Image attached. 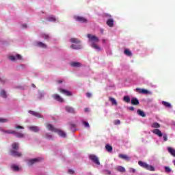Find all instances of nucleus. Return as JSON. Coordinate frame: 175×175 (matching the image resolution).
<instances>
[{"label":"nucleus","instance_id":"nucleus-13","mask_svg":"<svg viewBox=\"0 0 175 175\" xmlns=\"http://www.w3.org/2000/svg\"><path fill=\"white\" fill-rule=\"evenodd\" d=\"M74 18L76 21H79V23H87L88 21L87 18L80 16H75Z\"/></svg>","mask_w":175,"mask_h":175},{"label":"nucleus","instance_id":"nucleus-23","mask_svg":"<svg viewBox=\"0 0 175 175\" xmlns=\"http://www.w3.org/2000/svg\"><path fill=\"white\" fill-rule=\"evenodd\" d=\"M14 136H16V137H18V139H23L24 137H25V135L23 134L22 133H18L15 131L14 133Z\"/></svg>","mask_w":175,"mask_h":175},{"label":"nucleus","instance_id":"nucleus-57","mask_svg":"<svg viewBox=\"0 0 175 175\" xmlns=\"http://www.w3.org/2000/svg\"><path fill=\"white\" fill-rule=\"evenodd\" d=\"M173 163H174V165L175 166V160L173 161Z\"/></svg>","mask_w":175,"mask_h":175},{"label":"nucleus","instance_id":"nucleus-48","mask_svg":"<svg viewBox=\"0 0 175 175\" xmlns=\"http://www.w3.org/2000/svg\"><path fill=\"white\" fill-rule=\"evenodd\" d=\"M68 173L69 174H75V171L73 170H68Z\"/></svg>","mask_w":175,"mask_h":175},{"label":"nucleus","instance_id":"nucleus-5","mask_svg":"<svg viewBox=\"0 0 175 175\" xmlns=\"http://www.w3.org/2000/svg\"><path fill=\"white\" fill-rule=\"evenodd\" d=\"M138 165L141 166V167H144V169H146V170H149L150 172H155V167L152 165H150L147 164L146 162L139 161Z\"/></svg>","mask_w":175,"mask_h":175},{"label":"nucleus","instance_id":"nucleus-39","mask_svg":"<svg viewBox=\"0 0 175 175\" xmlns=\"http://www.w3.org/2000/svg\"><path fill=\"white\" fill-rule=\"evenodd\" d=\"M0 122L2 124H5L6 122H9V120L3 118H0Z\"/></svg>","mask_w":175,"mask_h":175},{"label":"nucleus","instance_id":"nucleus-24","mask_svg":"<svg viewBox=\"0 0 175 175\" xmlns=\"http://www.w3.org/2000/svg\"><path fill=\"white\" fill-rule=\"evenodd\" d=\"M119 158H121V159H124V161H131V157H129L126 154H119Z\"/></svg>","mask_w":175,"mask_h":175},{"label":"nucleus","instance_id":"nucleus-15","mask_svg":"<svg viewBox=\"0 0 175 175\" xmlns=\"http://www.w3.org/2000/svg\"><path fill=\"white\" fill-rule=\"evenodd\" d=\"M52 98H53L55 100H57V102H59L60 103H64V98L58 94H53Z\"/></svg>","mask_w":175,"mask_h":175},{"label":"nucleus","instance_id":"nucleus-25","mask_svg":"<svg viewBox=\"0 0 175 175\" xmlns=\"http://www.w3.org/2000/svg\"><path fill=\"white\" fill-rule=\"evenodd\" d=\"M11 155L12 157H21V153L17 150H12Z\"/></svg>","mask_w":175,"mask_h":175},{"label":"nucleus","instance_id":"nucleus-22","mask_svg":"<svg viewBox=\"0 0 175 175\" xmlns=\"http://www.w3.org/2000/svg\"><path fill=\"white\" fill-rule=\"evenodd\" d=\"M167 150L169 154H170V155L175 157V149L174 148H173L172 147H167Z\"/></svg>","mask_w":175,"mask_h":175},{"label":"nucleus","instance_id":"nucleus-30","mask_svg":"<svg viewBox=\"0 0 175 175\" xmlns=\"http://www.w3.org/2000/svg\"><path fill=\"white\" fill-rule=\"evenodd\" d=\"M139 100L136 98H133L131 99V104L132 105H134L135 106H137V105H139Z\"/></svg>","mask_w":175,"mask_h":175},{"label":"nucleus","instance_id":"nucleus-14","mask_svg":"<svg viewBox=\"0 0 175 175\" xmlns=\"http://www.w3.org/2000/svg\"><path fill=\"white\" fill-rule=\"evenodd\" d=\"M70 66L72 68H81L83 66V64L79 62H70Z\"/></svg>","mask_w":175,"mask_h":175},{"label":"nucleus","instance_id":"nucleus-58","mask_svg":"<svg viewBox=\"0 0 175 175\" xmlns=\"http://www.w3.org/2000/svg\"><path fill=\"white\" fill-rule=\"evenodd\" d=\"M105 111L106 114H107V110H105Z\"/></svg>","mask_w":175,"mask_h":175},{"label":"nucleus","instance_id":"nucleus-7","mask_svg":"<svg viewBox=\"0 0 175 175\" xmlns=\"http://www.w3.org/2000/svg\"><path fill=\"white\" fill-rule=\"evenodd\" d=\"M42 157H37L31 159H29L27 161V165L29 166H32V165H35V163H38V162H40V161H42Z\"/></svg>","mask_w":175,"mask_h":175},{"label":"nucleus","instance_id":"nucleus-26","mask_svg":"<svg viewBox=\"0 0 175 175\" xmlns=\"http://www.w3.org/2000/svg\"><path fill=\"white\" fill-rule=\"evenodd\" d=\"M0 96L4 98H8V93H6V91H5V90L2 89L0 91Z\"/></svg>","mask_w":175,"mask_h":175},{"label":"nucleus","instance_id":"nucleus-36","mask_svg":"<svg viewBox=\"0 0 175 175\" xmlns=\"http://www.w3.org/2000/svg\"><path fill=\"white\" fill-rule=\"evenodd\" d=\"M137 114L139 116H141V117H146V113H144V111L140 110V109H138L137 110Z\"/></svg>","mask_w":175,"mask_h":175},{"label":"nucleus","instance_id":"nucleus-34","mask_svg":"<svg viewBox=\"0 0 175 175\" xmlns=\"http://www.w3.org/2000/svg\"><path fill=\"white\" fill-rule=\"evenodd\" d=\"M124 53L127 57H132V52L129 49H125Z\"/></svg>","mask_w":175,"mask_h":175},{"label":"nucleus","instance_id":"nucleus-28","mask_svg":"<svg viewBox=\"0 0 175 175\" xmlns=\"http://www.w3.org/2000/svg\"><path fill=\"white\" fill-rule=\"evenodd\" d=\"M45 139H47L48 140H54V136L50 133H45L44 135Z\"/></svg>","mask_w":175,"mask_h":175},{"label":"nucleus","instance_id":"nucleus-11","mask_svg":"<svg viewBox=\"0 0 175 175\" xmlns=\"http://www.w3.org/2000/svg\"><path fill=\"white\" fill-rule=\"evenodd\" d=\"M47 21H49L50 23H58L59 20L58 18L55 17L53 15H50L46 17Z\"/></svg>","mask_w":175,"mask_h":175},{"label":"nucleus","instance_id":"nucleus-53","mask_svg":"<svg viewBox=\"0 0 175 175\" xmlns=\"http://www.w3.org/2000/svg\"><path fill=\"white\" fill-rule=\"evenodd\" d=\"M0 81H2V83H5V81H6V79H0Z\"/></svg>","mask_w":175,"mask_h":175},{"label":"nucleus","instance_id":"nucleus-52","mask_svg":"<svg viewBox=\"0 0 175 175\" xmlns=\"http://www.w3.org/2000/svg\"><path fill=\"white\" fill-rule=\"evenodd\" d=\"M63 82H64V81H63L62 80H59V81H57V83H58V84H62Z\"/></svg>","mask_w":175,"mask_h":175},{"label":"nucleus","instance_id":"nucleus-31","mask_svg":"<svg viewBox=\"0 0 175 175\" xmlns=\"http://www.w3.org/2000/svg\"><path fill=\"white\" fill-rule=\"evenodd\" d=\"M162 105L165 106V107H167L168 109H172V104L166 101H162Z\"/></svg>","mask_w":175,"mask_h":175},{"label":"nucleus","instance_id":"nucleus-3","mask_svg":"<svg viewBox=\"0 0 175 175\" xmlns=\"http://www.w3.org/2000/svg\"><path fill=\"white\" fill-rule=\"evenodd\" d=\"M70 43H73L70 46V49L72 50H81L83 49V45H81V41L77 38L70 39Z\"/></svg>","mask_w":175,"mask_h":175},{"label":"nucleus","instance_id":"nucleus-56","mask_svg":"<svg viewBox=\"0 0 175 175\" xmlns=\"http://www.w3.org/2000/svg\"><path fill=\"white\" fill-rule=\"evenodd\" d=\"M85 111H88V108H85Z\"/></svg>","mask_w":175,"mask_h":175},{"label":"nucleus","instance_id":"nucleus-12","mask_svg":"<svg viewBox=\"0 0 175 175\" xmlns=\"http://www.w3.org/2000/svg\"><path fill=\"white\" fill-rule=\"evenodd\" d=\"M28 129L31 131V132H34L35 133H38L40 131V127L38 126H28Z\"/></svg>","mask_w":175,"mask_h":175},{"label":"nucleus","instance_id":"nucleus-21","mask_svg":"<svg viewBox=\"0 0 175 175\" xmlns=\"http://www.w3.org/2000/svg\"><path fill=\"white\" fill-rule=\"evenodd\" d=\"M1 131L3 133H6L7 135H14V133L16 132V131H14V130H4V129H1Z\"/></svg>","mask_w":175,"mask_h":175},{"label":"nucleus","instance_id":"nucleus-43","mask_svg":"<svg viewBox=\"0 0 175 175\" xmlns=\"http://www.w3.org/2000/svg\"><path fill=\"white\" fill-rule=\"evenodd\" d=\"M164 169L166 173H170L172 172V169L167 166L164 167Z\"/></svg>","mask_w":175,"mask_h":175},{"label":"nucleus","instance_id":"nucleus-9","mask_svg":"<svg viewBox=\"0 0 175 175\" xmlns=\"http://www.w3.org/2000/svg\"><path fill=\"white\" fill-rule=\"evenodd\" d=\"M105 17H107L109 18L107 21V25H108V27H110V28H113V27H114V20L111 18V15L106 14Z\"/></svg>","mask_w":175,"mask_h":175},{"label":"nucleus","instance_id":"nucleus-54","mask_svg":"<svg viewBox=\"0 0 175 175\" xmlns=\"http://www.w3.org/2000/svg\"><path fill=\"white\" fill-rule=\"evenodd\" d=\"M100 32L101 33H103V29H100Z\"/></svg>","mask_w":175,"mask_h":175},{"label":"nucleus","instance_id":"nucleus-42","mask_svg":"<svg viewBox=\"0 0 175 175\" xmlns=\"http://www.w3.org/2000/svg\"><path fill=\"white\" fill-rule=\"evenodd\" d=\"M82 124L85 128H90V123H88V122L83 121Z\"/></svg>","mask_w":175,"mask_h":175},{"label":"nucleus","instance_id":"nucleus-20","mask_svg":"<svg viewBox=\"0 0 175 175\" xmlns=\"http://www.w3.org/2000/svg\"><path fill=\"white\" fill-rule=\"evenodd\" d=\"M116 170H117V172H120V173H125V172L126 171L125 170V167L121 166V165H118V166H116L115 167Z\"/></svg>","mask_w":175,"mask_h":175},{"label":"nucleus","instance_id":"nucleus-8","mask_svg":"<svg viewBox=\"0 0 175 175\" xmlns=\"http://www.w3.org/2000/svg\"><path fill=\"white\" fill-rule=\"evenodd\" d=\"M8 59H10V61H12V62H16L17 59H23V56H21V55L20 54L11 55L8 57Z\"/></svg>","mask_w":175,"mask_h":175},{"label":"nucleus","instance_id":"nucleus-37","mask_svg":"<svg viewBox=\"0 0 175 175\" xmlns=\"http://www.w3.org/2000/svg\"><path fill=\"white\" fill-rule=\"evenodd\" d=\"M70 128L72 132H75L76 131V124L70 123Z\"/></svg>","mask_w":175,"mask_h":175},{"label":"nucleus","instance_id":"nucleus-40","mask_svg":"<svg viewBox=\"0 0 175 175\" xmlns=\"http://www.w3.org/2000/svg\"><path fill=\"white\" fill-rule=\"evenodd\" d=\"M109 100L110 102H111L112 105H115L116 106H117V100H116L114 98H109Z\"/></svg>","mask_w":175,"mask_h":175},{"label":"nucleus","instance_id":"nucleus-32","mask_svg":"<svg viewBox=\"0 0 175 175\" xmlns=\"http://www.w3.org/2000/svg\"><path fill=\"white\" fill-rule=\"evenodd\" d=\"M19 148V144L17 142L12 144V150H17Z\"/></svg>","mask_w":175,"mask_h":175},{"label":"nucleus","instance_id":"nucleus-47","mask_svg":"<svg viewBox=\"0 0 175 175\" xmlns=\"http://www.w3.org/2000/svg\"><path fill=\"white\" fill-rule=\"evenodd\" d=\"M120 124H121V121L120 120H116L114 121L115 125H120Z\"/></svg>","mask_w":175,"mask_h":175},{"label":"nucleus","instance_id":"nucleus-10","mask_svg":"<svg viewBox=\"0 0 175 175\" xmlns=\"http://www.w3.org/2000/svg\"><path fill=\"white\" fill-rule=\"evenodd\" d=\"M57 90L59 92H60L62 94H64V95H66V96H72V92L65 89H62V88H58Z\"/></svg>","mask_w":175,"mask_h":175},{"label":"nucleus","instance_id":"nucleus-59","mask_svg":"<svg viewBox=\"0 0 175 175\" xmlns=\"http://www.w3.org/2000/svg\"><path fill=\"white\" fill-rule=\"evenodd\" d=\"M173 125L175 126V122L173 123Z\"/></svg>","mask_w":175,"mask_h":175},{"label":"nucleus","instance_id":"nucleus-2","mask_svg":"<svg viewBox=\"0 0 175 175\" xmlns=\"http://www.w3.org/2000/svg\"><path fill=\"white\" fill-rule=\"evenodd\" d=\"M45 126L46 129H48L50 132H54L55 133H57V135L60 137H62L63 139H65L66 137V133H65V131L55 128V126H54L53 124L50 123H46L45 124Z\"/></svg>","mask_w":175,"mask_h":175},{"label":"nucleus","instance_id":"nucleus-50","mask_svg":"<svg viewBox=\"0 0 175 175\" xmlns=\"http://www.w3.org/2000/svg\"><path fill=\"white\" fill-rule=\"evenodd\" d=\"M86 96H87V98H91V96H92V94H91V93H87V94H86Z\"/></svg>","mask_w":175,"mask_h":175},{"label":"nucleus","instance_id":"nucleus-51","mask_svg":"<svg viewBox=\"0 0 175 175\" xmlns=\"http://www.w3.org/2000/svg\"><path fill=\"white\" fill-rule=\"evenodd\" d=\"M129 110H131V111H133V110H135V107H129Z\"/></svg>","mask_w":175,"mask_h":175},{"label":"nucleus","instance_id":"nucleus-55","mask_svg":"<svg viewBox=\"0 0 175 175\" xmlns=\"http://www.w3.org/2000/svg\"><path fill=\"white\" fill-rule=\"evenodd\" d=\"M103 43H106V40H103Z\"/></svg>","mask_w":175,"mask_h":175},{"label":"nucleus","instance_id":"nucleus-49","mask_svg":"<svg viewBox=\"0 0 175 175\" xmlns=\"http://www.w3.org/2000/svg\"><path fill=\"white\" fill-rule=\"evenodd\" d=\"M105 173H106V174H108V175L111 174V172L110 170H105Z\"/></svg>","mask_w":175,"mask_h":175},{"label":"nucleus","instance_id":"nucleus-33","mask_svg":"<svg viewBox=\"0 0 175 175\" xmlns=\"http://www.w3.org/2000/svg\"><path fill=\"white\" fill-rule=\"evenodd\" d=\"M152 128H155V129H158V128H161V124L158 122H154L151 124Z\"/></svg>","mask_w":175,"mask_h":175},{"label":"nucleus","instance_id":"nucleus-4","mask_svg":"<svg viewBox=\"0 0 175 175\" xmlns=\"http://www.w3.org/2000/svg\"><path fill=\"white\" fill-rule=\"evenodd\" d=\"M152 132L154 133V135L158 136V137H163V142H167V134L162 133V131H161L159 129H153Z\"/></svg>","mask_w":175,"mask_h":175},{"label":"nucleus","instance_id":"nucleus-1","mask_svg":"<svg viewBox=\"0 0 175 175\" xmlns=\"http://www.w3.org/2000/svg\"><path fill=\"white\" fill-rule=\"evenodd\" d=\"M88 39L90 47H92V49H94L95 51L99 53L102 50V48H100V46L98 45V43H99V38L96 37L95 35L93 34H88Z\"/></svg>","mask_w":175,"mask_h":175},{"label":"nucleus","instance_id":"nucleus-18","mask_svg":"<svg viewBox=\"0 0 175 175\" xmlns=\"http://www.w3.org/2000/svg\"><path fill=\"white\" fill-rule=\"evenodd\" d=\"M29 113L31 114L34 117H37L38 118H43V116H42L39 112L29 111Z\"/></svg>","mask_w":175,"mask_h":175},{"label":"nucleus","instance_id":"nucleus-29","mask_svg":"<svg viewBox=\"0 0 175 175\" xmlns=\"http://www.w3.org/2000/svg\"><path fill=\"white\" fill-rule=\"evenodd\" d=\"M41 38H43V39H44V40H50V36H49L48 34H46L45 33H41Z\"/></svg>","mask_w":175,"mask_h":175},{"label":"nucleus","instance_id":"nucleus-45","mask_svg":"<svg viewBox=\"0 0 175 175\" xmlns=\"http://www.w3.org/2000/svg\"><path fill=\"white\" fill-rule=\"evenodd\" d=\"M21 28L23 29H27V28H28V25L25 23H23V24L21 25Z\"/></svg>","mask_w":175,"mask_h":175},{"label":"nucleus","instance_id":"nucleus-17","mask_svg":"<svg viewBox=\"0 0 175 175\" xmlns=\"http://www.w3.org/2000/svg\"><path fill=\"white\" fill-rule=\"evenodd\" d=\"M35 46L41 49H47V45L42 42L37 41L35 42Z\"/></svg>","mask_w":175,"mask_h":175},{"label":"nucleus","instance_id":"nucleus-38","mask_svg":"<svg viewBox=\"0 0 175 175\" xmlns=\"http://www.w3.org/2000/svg\"><path fill=\"white\" fill-rule=\"evenodd\" d=\"M43 98H44V92H39V93H38V98L39 99H43Z\"/></svg>","mask_w":175,"mask_h":175},{"label":"nucleus","instance_id":"nucleus-46","mask_svg":"<svg viewBox=\"0 0 175 175\" xmlns=\"http://www.w3.org/2000/svg\"><path fill=\"white\" fill-rule=\"evenodd\" d=\"M15 128H16V129H24V127H23V126H20V125H18V124H16V125H15Z\"/></svg>","mask_w":175,"mask_h":175},{"label":"nucleus","instance_id":"nucleus-27","mask_svg":"<svg viewBox=\"0 0 175 175\" xmlns=\"http://www.w3.org/2000/svg\"><path fill=\"white\" fill-rule=\"evenodd\" d=\"M105 150L107 152H113V146L107 144L105 145Z\"/></svg>","mask_w":175,"mask_h":175},{"label":"nucleus","instance_id":"nucleus-35","mask_svg":"<svg viewBox=\"0 0 175 175\" xmlns=\"http://www.w3.org/2000/svg\"><path fill=\"white\" fill-rule=\"evenodd\" d=\"M123 100L126 103H129V102H131V97H129V96H124Z\"/></svg>","mask_w":175,"mask_h":175},{"label":"nucleus","instance_id":"nucleus-19","mask_svg":"<svg viewBox=\"0 0 175 175\" xmlns=\"http://www.w3.org/2000/svg\"><path fill=\"white\" fill-rule=\"evenodd\" d=\"M136 91H137V92H139V94H144L145 95H147V94H151V92H149L146 89L137 88Z\"/></svg>","mask_w":175,"mask_h":175},{"label":"nucleus","instance_id":"nucleus-6","mask_svg":"<svg viewBox=\"0 0 175 175\" xmlns=\"http://www.w3.org/2000/svg\"><path fill=\"white\" fill-rule=\"evenodd\" d=\"M89 159H90L94 165H96V166H100V161H99V157H98V156L95 154H90Z\"/></svg>","mask_w":175,"mask_h":175},{"label":"nucleus","instance_id":"nucleus-44","mask_svg":"<svg viewBox=\"0 0 175 175\" xmlns=\"http://www.w3.org/2000/svg\"><path fill=\"white\" fill-rule=\"evenodd\" d=\"M129 173H132L133 174H134V173H136V169L129 168Z\"/></svg>","mask_w":175,"mask_h":175},{"label":"nucleus","instance_id":"nucleus-41","mask_svg":"<svg viewBox=\"0 0 175 175\" xmlns=\"http://www.w3.org/2000/svg\"><path fill=\"white\" fill-rule=\"evenodd\" d=\"M11 167H12V170H14V172H18V167L17 166V165H12V166H11Z\"/></svg>","mask_w":175,"mask_h":175},{"label":"nucleus","instance_id":"nucleus-16","mask_svg":"<svg viewBox=\"0 0 175 175\" xmlns=\"http://www.w3.org/2000/svg\"><path fill=\"white\" fill-rule=\"evenodd\" d=\"M65 110L67 113H70L71 114H76V111L75 110V108L70 106H66Z\"/></svg>","mask_w":175,"mask_h":175}]
</instances>
